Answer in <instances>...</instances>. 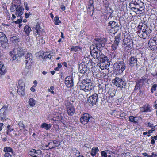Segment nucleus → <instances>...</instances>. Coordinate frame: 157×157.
<instances>
[{
    "label": "nucleus",
    "mask_w": 157,
    "mask_h": 157,
    "mask_svg": "<svg viewBox=\"0 0 157 157\" xmlns=\"http://www.w3.org/2000/svg\"><path fill=\"white\" fill-rule=\"evenodd\" d=\"M149 154L147 153H143V155L145 157H148Z\"/></svg>",
    "instance_id": "61"
},
{
    "label": "nucleus",
    "mask_w": 157,
    "mask_h": 157,
    "mask_svg": "<svg viewBox=\"0 0 157 157\" xmlns=\"http://www.w3.org/2000/svg\"><path fill=\"white\" fill-rule=\"evenodd\" d=\"M10 40L13 43H17L18 42V39L16 36H13L11 37Z\"/></svg>",
    "instance_id": "38"
},
{
    "label": "nucleus",
    "mask_w": 157,
    "mask_h": 157,
    "mask_svg": "<svg viewBox=\"0 0 157 157\" xmlns=\"http://www.w3.org/2000/svg\"><path fill=\"white\" fill-rule=\"evenodd\" d=\"M36 103V101L33 98H30L29 101V103L31 107L34 106Z\"/></svg>",
    "instance_id": "34"
},
{
    "label": "nucleus",
    "mask_w": 157,
    "mask_h": 157,
    "mask_svg": "<svg viewBox=\"0 0 157 157\" xmlns=\"http://www.w3.org/2000/svg\"><path fill=\"white\" fill-rule=\"evenodd\" d=\"M10 57H11V59L12 60H15L18 56L17 54H16L14 50H13L10 52Z\"/></svg>",
    "instance_id": "27"
},
{
    "label": "nucleus",
    "mask_w": 157,
    "mask_h": 157,
    "mask_svg": "<svg viewBox=\"0 0 157 157\" xmlns=\"http://www.w3.org/2000/svg\"><path fill=\"white\" fill-rule=\"evenodd\" d=\"M62 67V65L60 63H58L57 64V67L60 69Z\"/></svg>",
    "instance_id": "63"
},
{
    "label": "nucleus",
    "mask_w": 157,
    "mask_h": 157,
    "mask_svg": "<svg viewBox=\"0 0 157 157\" xmlns=\"http://www.w3.org/2000/svg\"><path fill=\"white\" fill-rule=\"evenodd\" d=\"M137 59L134 56H131L129 59V65L132 67L134 66H137Z\"/></svg>",
    "instance_id": "18"
},
{
    "label": "nucleus",
    "mask_w": 157,
    "mask_h": 157,
    "mask_svg": "<svg viewBox=\"0 0 157 157\" xmlns=\"http://www.w3.org/2000/svg\"><path fill=\"white\" fill-rule=\"evenodd\" d=\"M25 60L27 61H31L33 60V56L31 53H27L25 56Z\"/></svg>",
    "instance_id": "28"
},
{
    "label": "nucleus",
    "mask_w": 157,
    "mask_h": 157,
    "mask_svg": "<svg viewBox=\"0 0 157 157\" xmlns=\"http://www.w3.org/2000/svg\"><path fill=\"white\" fill-rule=\"evenodd\" d=\"M117 90H111L108 92L109 98H113L115 95Z\"/></svg>",
    "instance_id": "31"
},
{
    "label": "nucleus",
    "mask_w": 157,
    "mask_h": 157,
    "mask_svg": "<svg viewBox=\"0 0 157 157\" xmlns=\"http://www.w3.org/2000/svg\"><path fill=\"white\" fill-rule=\"evenodd\" d=\"M61 8L63 11H64L66 7L64 5H62L61 6Z\"/></svg>",
    "instance_id": "59"
},
{
    "label": "nucleus",
    "mask_w": 157,
    "mask_h": 157,
    "mask_svg": "<svg viewBox=\"0 0 157 157\" xmlns=\"http://www.w3.org/2000/svg\"><path fill=\"white\" fill-rule=\"evenodd\" d=\"M35 151V154H37L38 155L41 156V155L42 154V152L40 150H36Z\"/></svg>",
    "instance_id": "48"
},
{
    "label": "nucleus",
    "mask_w": 157,
    "mask_h": 157,
    "mask_svg": "<svg viewBox=\"0 0 157 157\" xmlns=\"http://www.w3.org/2000/svg\"><path fill=\"white\" fill-rule=\"evenodd\" d=\"M94 45L96 48L97 49H100L102 47H103L104 46L105 41L102 38H96L93 41Z\"/></svg>",
    "instance_id": "9"
},
{
    "label": "nucleus",
    "mask_w": 157,
    "mask_h": 157,
    "mask_svg": "<svg viewBox=\"0 0 157 157\" xmlns=\"http://www.w3.org/2000/svg\"><path fill=\"white\" fill-rule=\"evenodd\" d=\"M145 24L142 25L140 24L137 27V34L140 38L144 39H147L150 35L149 30L145 28Z\"/></svg>",
    "instance_id": "2"
},
{
    "label": "nucleus",
    "mask_w": 157,
    "mask_h": 157,
    "mask_svg": "<svg viewBox=\"0 0 157 157\" xmlns=\"http://www.w3.org/2000/svg\"><path fill=\"white\" fill-rule=\"evenodd\" d=\"M101 153L102 157H112L110 155H108L107 153L104 151H101Z\"/></svg>",
    "instance_id": "43"
},
{
    "label": "nucleus",
    "mask_w": 157,
    "mask_h": 157,
    "mask_svg": "<svg viewBox=\"0 0 157 157\" xmlns=\"http://www.w3.org/2000/svg\"><path fill=\"white\" fill-rule=\"evenodd\" d=\"M140 110L143 112H148L151 111L152 109L148 104L144 105L140 108Z\"/></svg>",
    "instance_id": "20"
},
{
    "label": "nucleus",
    "mask_w": 157,
    "mask_h": 157,
    "mask_svg": "<svg viewBox=\"0 0 157 157\" xmlns=\"http://www.w3.org/2000/svg\"><path fill=\"white\" fill-rule=\"evenodd\" d=\"M33 29V33L35 36L37 35H40L43 30L39 24H36Z\"/></svg>",
    "instance_id": "15"
},
{
    "label": "nucleus",
    "mask_w": 157,
    "mask_h": 157,
    "mask_svg": "<svg viewBox=\"0 0 157 157\" xmlns=\"http://www.w3.org/2000/svg\"><path fill=\"white\" fill-rule=\"evenodd\" d=\"M21 0H13L12 4H16L19 6L21 3Z\"/></svg>",
    "instance_id": "44"
},
{
    "label": "nucleus",
    "mask_w": 157,
    "mask_h": 157,
    "mask_svg": "<svg viewBox=\"0 0 157 157\" xmlns=\"http://www.w3.org/2000/svg\"><path fill=\"white\" fill-rule=\"evenodd\" d=\"M79 72L78 74L79 78L82 80L80 85V88L86 92L92 89L93 87L90 80L86 79V72L87 71V67L86 66L84 62H82L78 66Z\"/></svg>",
    "instance_id": "1"
},
{
    "label": "nucleus",
    "mask_w": 157,
    "mask_h": 157,
    "mask_svg": "<svg viewBox=\"0 0 157 157\" xmlns=\"http://www.w3.org/2000/svg\"><path fill=\"white\" fill-rule=\"evenodd\" d=\"M51 127V125L50 124H48L45 123H43L42 124L40 127L44 128L46 130L49 129Z\"/></svg>",
    "instance_id": "26"
},
{
    "label": "nucleus",
    "mask_w": 157,
    "mask_h": 157,
    "mask_svg": "<svg viewBox=\"0 0 157 157\" xmlns=\"http://www.w3.org/2000/svg\"><path fill=\"white\" fill-rule=\"evenodd\" d=\"M125 63L123 61H119L118 63H115L113 66L115 70L118 71L119 73H122L126 68Z\"/></svg>",
    "instance_id": "3"
},
{
    "label": "nucleus",
    "mask_w": 157,
    "mask_h": 157,
    "mask_svg": "<svg viewBox=\"0 0 157 157\" xmlns=\"http://www.w3.org/2000/svg\"><path fill=\"white\" fill-rule=\"evenodd\" d=\"M101 94L100 93L98 94L96 93L94 94L89 97L87 100V101L92 106L94 105H96L97 102H98L99 99L101 97Z\"/></svg>",
    "instance_id": "4"
},
{
    "label": "nucleus",
    "mask_w": 157,
    "mask_h": 157,
    "mask_svg": "<svg viewBox=\"0 0 157 157\" xmlns=\"http://www.w3.org/2000/svg\"><path fill=\"white\" fill-rule=\"evenodd\" d=\"M90 49L91 50L90 54L91 56L94 59H99L100 56L101 55L102 52H101V49H99L98 51H96L95 47L94 45H92L90 46Z\"/></svg>",
    "instance_id": "5"
},
{
    "label": "nucleus",
    "mask_w": 157,
    "mask_h": 157,
    "mask_svg": "<svg viewBox=\"0 0 157 157\" xmlns=\"http://www.w3.org/2000/svg\"><path fill=\"white\" fill-rule=\"evenodd\" d=\"M24 7L25 8V9L27 10L28 11L29 10V8L28 6V4L26 2H24Z\"/></svg>",
    "instance_id": "53"
},
{
    "label": "nucleus",
    "mask_w": 157,
    "mask_h": 157,
    "mask_svg": "<svg viewBox=\"0 0 157 157\" xmlns=\"http://www.w3.org/2000/svg\"><path fill=\"white\" fill-rule=\"evenodd\" d=\"M8 110L7 107L4 106L0 109V117L2 121L6 120V116L7 114Z\"/></svg>",
    "instance_id": "11"
},
{
    "label": "nucleus",
    "mask_w": 157,
    "mask_h": 157,
    "mask_svg": "<svg viewBox=\"0 0 157 157\" xmlns=\"http://www.w3.org/2000/svg\"><path fill=\"white\" fill-rule=\"evenodd\" d=\"M89 3L91 6H94V0H89Z\"/></svg>",
    "instance_id": "54"
},
{
    "label": "nucleus",
    "mask_w": 157,
    "mask_h": 157,
    "mask_svg": "<svg viewBox=\"0 0 157 157\" xmlns=\"http://www.w3.org/2000/svg\"><path fill=\"white\" fill-rule=\"evenodd\" d=\"M67 112L69 116H73L75 113V109L73 104L67 101L65 103Z\"/></svg>",
    "instance_id": "7"
},
{
    "label": "nucleus",
    "mask_w": 157,
    "mask_h": 157,
    "mask_svg": "<svg viewBox=\"0 0 157 157\" xmlns=\"http://www.w3.org/2000/svg\"><path fill=\"white\" fill-rule=\"evenodd\" d=\"M0 41L2 42H6L7 41V38L2 32H0Z\"/></svg>",
    "instance_id": "29"
},
{
    "label": "nucleus",
    "mask_w": 157,
    "mask_h": 157,
    "mask_svg": "<svg viewBox=\"0 0 157 157\" xmlns=\"http://www.w3.org/2000/svg\"><path fill=\"white\" fill-rule=\"evenodd\" d=\"M72 151L73 154L75 155L76 157H80L81 156L79 152L76 149H73Z\"/></svg>",
    "instance_id": "37"
},
{
    "label": "nucleus",
    "mask_w": 157,
    "mask_h": 157,
    "mask_svg": "<svg viewBox=\"0 0 157 157\" xmlns=\"http://www.w3.org/2000/svg\"><path fill=\"white\" fill-rule=\"evenodd\" d=\"M19 125L20 127L23 128V129H24L25 128V126L22 123H20L19 124Z\"/></svg>",
    "instance_id": "60"
},
{
    "label": "nucleus",
    "mask_w": 157,
    "mask_h": 157,
    "mask_svg": "<svg viewBox=\"0 0 157 157\" xmlns=\"http://www.w3.org/2000/svg\"><path fill=\"white\" fill-rule=\"evenodd\" d=\"M32 86L30 88V90L31 91L33 92L35 91V89Z\"/></svg>",
    "instance_id": "64"
},
{
    "label": "nucleus",
    "mask_w": 157,
    "mask_h": 157,
    "mask_svg": "<svg viewBox=\"0 0 157 157\" xmlns=\"http://www.w3.org/2000/svg\"><path fill=\"white\" fill-rule=\"evenodd\" d=\"M129 6H135L136 7L142 8L144 6V3L139 0H132L130 3Z\"/></svg>",
    "instance_id": "13"
},
{
    "label": "nucleus",
    "mask_w": 157,
    "mask_h": 157,
    "mask_svg": "<svg viewBox=\"0 0 157 157\" xmlns=\"http://www.w3.org/2000/svg\"><path fill=\"white\" fill-rule=\"evenodd\" d=\"M4 151L5 152H10L11 153H12V149L10 147H6L4 148Z\"/></svg>",
    "instance_id": "41"
},
{
    "label": "nucleus",
    "mask_w": 157,
    "mask_h": 157,
    "mask_svg": "<svg viewBox=\"0 0 157 157\" xmlns=\"http://www.w3.org/2000/svg\"><path fill=\"white\" fill-rule=\"evenodd\" d=\"M18 6L16 4H12L10 7V10L11 12H13L15 11V10L17 9L18 8Z\"/></svg>",
    "instance_id": "40"
},
{
    "label": "nucleus",
    "mask_w": 157,
    "mask_h": 157,
    "mask_svg": "<svg viewBox=\"0 0 157 157\" xmlns=\"http://www.w3.org/2000/svg\"><path fill=\"white\" fill-rule=\"evenodd\" d=\"M54 89V87L53 86H51L50 88H48V91L51 92L52 94H53L54 93V91L53 90Z\"/></svg>",
    "instance_id": "47"
},
{
    "label": "nucleus",
    "mask_w": 157,
    "mask_h": 157,
    "mask_svg": "<svg viewBox=\"0 0 157 157\" xmlns=\"http://www.w3.org/2000/svg\"><path fill=\"white\" fill-rule=\"evenodd\" d=\"M23 47H19L17 49V55L19 57H21L24 55L25 51Z\"/></svg>",
    "instance_id": "23"
},
{
    "label": "nucleus",
    "mask_w": 157,
    "mask_h": 157,
    "mask_svg": "<svg viewBox=\"0 0 157 157\" xmlns=\"http://www.w3.org/2000/svg\"><path fill=\"white\" fill-rule=\"evenodd\" d=\"M33 83L34 85L33 86V87H36L37 84V81L36 80H35L33 82Z\"/></svg>",
    "instance_id": "56"
},
{
    "label": "nucleus",
    "mask_w": 157,
    "mask_h": 157,
    "mask_svg": "<svg viewBox=\"0 0 157 157\" xmlns=\"http://www.w3.org/2000/svg\"><path fill=\"white\" fill-rule=\"evenodd\" d=\"M132 41L130 39L125 37L123 40V47L126 49H128L131 47Z\"/></svg>",
    "instance_id": "16"
},
{
    "label": "nucleus",
    "mask_w": 157,
    "mask_h": 157,
    "mask_svg": "<svg viewBox=\"0 0 157 157\" xmlns=\"http://www.w3.org/2000/svg\"><path fill=\"white\" fill-rule=\"evenodd\" d=\"M7 129V130L6 131L7 134H8V133H9V132H11L13 130V129L12 128H11L10 127V125H8Z\"/></svg>",
    "instance_id": "52"
},
{
    "label": "nucleus",
    "mask_w": 157,
    "mask_h": 157,
    "mask_svg": "<svg viewBox=\"0 0 157 157\" xmlns=\"http://www.w3.org/2000/svg\"><path fill=\"white\" fill-rule=\"evenodd\" d=\"M151 138L152 139L151 141V143L152 144H154L155 143V140L154 139H153V137L152 136H151Z\"/></svg>",
    "instance_id": "58"
},
{
    "label": "nucleus",
    "mask_w": 157,
    "mask_h": 157,
    "mask_svg": "<svg viewBox=\"0 0 157 157\" xmlns=\"http://www.w3.org/2000/svg\"><path fill=\"white\" fill-rule=\"evenodd\" d=\"M148 126L150 127H152L153 126V125L151 123L148 122Z\"/></svg>",
    "instance_id": "62"
},
{
    "label": "nucleus",
    "mask_w": 157,
    "mask_h": 157,
    "mask_svg": "<svg viewBox=\"0 0 157 157\" xmlns=\"http://www.w3.org/2000/svg\"><path fill=\"white\" fill-rule=\"evenodd\" d=\"M121 40L120 35L116 36L115 38V40L112 46V49L115 50L117 49Z\"/></svg>",
    "instance_id": "17"
},
{
    "label": "nucleus",
    "mask_w": 157,
    "mask_h": 157,
    "mask_svg": "<svg viewBox=\"0 0 157 157\" xmlns=\"http://www.w3.org/2000/svg\"><path fill=\"white\" fill-rule=\"evenodd\" d=\"M157 87V84H155L153 85L151 89V91L152 93H153L154 91L156 90Z\"/></svg>",
    "instance_id": "45"
},
{
    "label": "nucleus",
    "mask_w": 157,
    "mask_h": 157,
    "mask_svg": "<svg viewBox=\"0 0 157 157\" xmlns=\"http://www.w3.org/2000/svg\"><path fill=\"white\" fill-rule=\"evenodd\" d=\"M31 31V28L29 25L25 26L24 28V31L27 36H29Z\"/></svg>",
    "instance_id": "25"
},
{
    "label": "nucleus",
    "mask_w": 157,
    "mask_h": 157,
    "mask_svg": "<svg viewBox=\"0 0 157 157\" xmlns=\"http://www.w3.org/2000/svg\"><path fill=\"white\" fill-rule=\"evenodd\" d=\"M80 49V48L78 46H72L71 48V50L76 52L79 51Z\"/></svg>",
    "instance_id": "39"
},
{
    "label": "nucleus",
    "mask_w": 157,
    "mask_h": 157,
    "mask_svg": "<svg viewBox=\"0 0 157 157\" xmlns=\"http://www.w3.org/2000/svg\"><path fill=\"white\" fill-rule=\"evenodd\" d=\"M157 157V155L156 153H154V152H152L151 153V154H149V155L148 156V157Z\"/></svg>",
    "instance_id": "51"
},
{
    "label": "nucleus",
    "mask_w": 157,
    "mask_h": 157,
    "mask_svg": "<svg viewBox=\"0 0 157 157\" xmlns=\"http://www.w3.org/2000/svg\"><path fill=\"white\" fill-rule=\"evenodd\" d=\"M90 60H91L88 57H85L83 59V62H85V61H86V63H88Z\"/></svg>",
    "instance_id": "49"
},
{
    "label": "nucleus",
    "mask_w": 157,
    "mask_h": 157,
    "mask_svg": "<svg viewBox=\"0 0 157 157\" xmlns=\"http://www.w3.org/2000/svg\"><path fill=\"white\" fill-rule=\"evenodd\" d=\"M90 116L87 113H85L82 115L80 118L81 123L85 125L87 124L90 118Z\"/></svg>",
    "instance_id": "12"
},
{
    "label": "nucleus",
    "mask_w": 157,
    "mask_h": 157,
    "mask_svg": "<svg viewBox=\"0 0 157 157\" xmlns=\"http://www.w3.org/2000/svg\"><path fill=\"white\" fill-rule=\"evenodd\" d=\"M25 67L28 69L30 68L31 67V64L32 61H27V60H25Z\"/></svg>",
    "instance_id": "33"
},
{
    "label": "nucleus",
    "mask_w": 157,
    "mask_h": 157,
    "mask_svg": "<svg viewBox=\"0 0 157 157\" xmlns=\"http://www.w3.org/2000/svg\"><path fill=\"white\" fill-rule=\"evenodd\" d=\"M24 9L22 6L20 7L17 8L16 11V15L17 17H20L21 20L22 18L21 17V16L23 13Z\"/></svg>",
    "instance_id": "21"
},
{
    "label": "nucleus",
    "mask_w": 157,
    "mask_h": 157,
    "mask_svg": "<svg viewBox=\"0 0 157 157\" xmlns=\"http://www.w3.org/2000/svg\"><path fill=\"white\" fill-rule=\"evenodd\" d=\"M17 86L18 88L17 93L18 94L21 96H24L25 95V85L23 81L22 80H19L18 84H17Z\"/></svg>",
    "instance_id": "6"
},
{
    "label": "nucleus",
    "mask_w": 157,
    "mask_h": 157,
    "mask_svg": "<svg viewBox=\"0 0 157 157\" xmlns=\"http://www.w3.org/2000/svg\"><path fill=\"white\" fill-rule=\"evenodd\" d=\"M144 81H145V79L144 78H143L139 80L138 81V83L136 84V85L135 86V88H136V86H138L139 84H140V83H141L142 84H143L144 83Z\"/></svg>",
    "instance_id": "46"
},
{
    "label": "nucleus",
    "mask_w": 157,
    "mask_h": 157,
    "mask_svg": "<svg viewBox=\"0 0 157 157\" xmlns=\"http://www.w3.org/2000/svg\"><path fill=\"white\" fill-rule=\"evenodd\" d=\"M49 54V53L48 52H46L42 54V55H40L39 56V59H41L47 58V56Z\"/></svg>",
    "instance_id": "35"
},
{
    "label": "nucleus",
    "mask_w": 157,
    "mask_h": 157,
    "mask_svg": "<svg viewBox=\"0 0 157 157\" xmlns=\"http://www.w3.org/2000/svg\"><path fill=\"white\" fill-rule=\"evenodd\" d=\"M111 28L110 32L112 33L113 30L116 32L119 30V27L117 23L115 21H110L108 23L107 29Z\"/></svg>",
    "instance_id": "8"
},
{
    "label": "nucleus",
    "mask_w": 157,
    "mask_h": 157,
    "mask_svg": "<svg viewBox=\"0 0 157 157\" xmlns=\"http://www.w3.org/2000/svg\"><path fill=\"white\" fill-rule=\"evenodd\" d=\"M35 151H36V150H35V149H32L29 151V155L31 156L34 155V154H35Z\"/></svg>",
    "instance_id": "50"
},
{
    "label": "nucleus",
    "mask_w": 157,
    "mask_h": 157,
    "mask_svg": "<svg viewBox=\"0 0 157 157\" xmlns=\"http://www.w3.org/2000/svg\"><path fill=\"white\" fill-rule=\"evenodd\" d=\"M6 67L2 62L0 61V74L1 75L4 74L6 72Z\"/></svg>",
    "instance_id": "24"
},
{
    "label": "nucleus",
    "mask_w": 157,
    "mask_h": 157,
    "mask_svg": "<svg viewBox=\"0 0 157 157\" xmlns=\"http://www.w3.org/2000/svg\"><path fill=\"white\" fill-rule=\"evenodd\" d=\"M98 151L99 150L98 149V147L93 148L91 152V155L92 156L94 157L96 155V154Z\"/></svg>",
    "instance_id": "32"
},
{
    "label": "nucleus",
    "mask_w": 157,
    "mask_h": 157,
    "mask_svg": "<svg viewBox=\"0 0 157 157\" xmlns=\"http://www.w3.org/2000/svg\"><path fill=\"white\" fill-rule=\"evenodd\" d=\"M148 44L150 49L152 50H154L157 45V39L155 38L150 39L149 41Z\"/></svg>",
    "instance_id": "14"
},
{
    "label": "nucleus",
    "mask_w": 157,
    "mask_h": 157,
    "mask_svg": "<svg viewBox=\"0 0 157 157\" xmlns=\"http://www.w3.org/2000/svg\"><path fill=\"white\" fill-rule=\"evenodd\" d=\"M139 117H134L133 116H130L129 117V121L132 122L137 123L138 121Z\"/></svg>",
    "instance_id": "30"
},
{
    "label": "nucleus",
    "mask_w": 157,
    "mask_h": 157,
    "mask_svg": "<svg viewBox=\"0 0 157 157\" xmlns=\"http://www.w3.org/2000/svg\"><path fill=\"white\" fill-rule=\"evenodd\" d=\"M65 83L68 87H72L73 85V78L71 77H67L65 78Z\"/></svg>",
    "instance_id": "19"
},
{
    "label": "nucleus",
    "mask_w": 157,
    "mask_h": 157,
    "mask_svg": "<svg viewBox=\"0 0 157 157\" xmlns=\"http://www.w3.org/2000/svg\"><path fill=\"white\" fill-rule=\"evenodd\" d=\"M130 9H131L133 11L135 12L136 13V12L142 10H140V9L141 8H139V7L137 8L135 6H129Z\"/></svg>",
    "instance_id": "36"
},
{
    "label": "nucleus",
    "mask_w": 157,
    "mask_h": 157,
    "mask_svg": "<svg viewBox=\"0 0 157 157\" xmlns=\"http://www.w3.org/2000/svg\"><path fill=\"white\" fill-rule=\"evenodd\" d=\"M152 128L151 129V131L153 132L155 131V129L157 128V125H155L152 127Z\"/></svg>",
    "instance_id": "57"
},
{
    "label": "nucleus",
    "mask_w": 157,
    "mask_h": 157,
    "mask_svg": "<svg viewBox=\"0 0 157 157\" xmlns=\"http://www.w3.org/2000/svg\"><path fill=\"white\" fill-rule=\"evenodd\" d=\"M113 83H114L116 86L121 89L124 86H125L126 83L123 81L122 78L118 77H116L113 81Z\"/></svg>",
    "instance_id": "10"
},
{
    "label": "nucleus",
    "mask_w": 157,
    "mask_h": 157,
    "mask_svg": "<svg viewBox=\"0 0 157 157\" xmlns=\"http://www.w3.org/2000/svg\"><path fill=\"white\" fill-rule=\"evenodd\" d=\"M5 156L6 157H9V156L11 157V155L10 152H6L5 153Z\"/></svg>",
    "instance_id": "55"
},
{
    "label": "nucleus",
    "mask_w": 157,
    "mask_h": 157,
    "mask_svg": "<svg viewBox=\"0 0 157 157\" xmlns=\"http://www.w3.org/2000/svg\"><path fill=\"white\" fill-rule=\"evenodd\" d=\"M54 20L55 21V24L56 25H58L59 23L61 22V21L59 20V17L57 16L55 17Z\"/></svg>",
    "instance_id": "42"
},
{
    "label": "nucleus",
    "mask_w": 157,
    "mask_h": 157,
    "mask_svg": "<svg viewBox=\"0 0 157 157\" xmlns=\"http://www.w3.org/2000/svg\"><path fill=\"white\" fill-rule=\"evenodd\" d=\"M108 57L105 55L103 54L102 53L98 60L103 63L106 62H108Z\"/></svg>",
    "instance_id": "22"
}]
</instances>
